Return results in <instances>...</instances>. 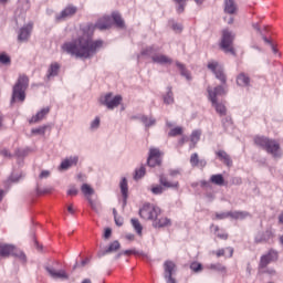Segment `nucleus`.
Returning a JSON list of instances; mask_svg holds the SVG:
<instances>
[{
    "label": "nucleus",
    "instance_id": "1",
    "mask_svg": "<svg viewBox=\"0 0 283 283\" xmlns=\"http://www.w3.org/2000/svg\"><path fill=\"white\" fill-rule=\"evenodd\" d=\"M109 30L112 18L104 15L94 24H87L76 32V36L70 42H64L61 50L64 54L76 56V59H92L98 50H102L103 40H93L94 30Z\"/></svg>",
    "mask_w": 283,
    "mask_h": 283
},
{
    "label": "nucleus",
    "instance_id": "2",
    "mask_svg": "<svg viewBox=\"0 0 283 283\" xmlns=\"http://www.w3.org/2000/svg\"><path fill=\"white\" fill-rule=\"evenodd\" d=\"M254 145L264 149L266 154H270L274 158H282V148L280 147V143L275 139H271L265 136H255Z\"/></svg>",
    "mask_w": 283,
    "mask_h": 283
},
{
    "label": "nucleus",
    "instance_id": "3",
    "mask_svg": "<svg viewBox=\"0 0 283 283\" xmlns=\"http://www.w3.org/2000/svg\"><path fill=\"white\" fill-rule=\"evenodd\" d=\"M207 92H208V98L210 103H212V107H214L217 114H219V116H227V106L218 102V96L227 95V88L220 85L214 88H211V86H208Z\"/></svg>",
    "mask_w": 283,
    "mask_h": 283
},
{
    "label": "nucleus",
    "instance_id": "4",
    "mask_svg": "<svg viewBox=\"0 0 283 283\" xmlns=\"http://www.w3.org/2000/svg\"><path fill=\"white\" fill-rule=\"evenodd\" d=\"M30 87V77L25 74H20L17 83L13 85L11 103H23L25 101V91Z\"/></svg>",
    "mask_w": 283,
    "mask_h": 283
},
{
    "label": "nucleus",
    "instance_id": "5",
    "mask_svg": "<svg viewBox=\"0 0 283 283\" xmlns=\"http://www.w3.org/2000/svg\"><path fill=\"white\" fill-rule=\"evenodd\" d=\"M159 184H153L149 188V191L154 196H163L166 189H179L180 182L178 181H169L165 175H159Z\"/></svg>",
    "mask_w": 283,
    "mask_h": 283
},
{
    "label": "nucleus",
    "instance_id": "6",
    "mask_svg": "<svg viewBox=\"0 0 283 283\" xmlns=\"http://www.w3.org/2000/svg\"><path fill=\"white\" fill-rule=\"evenodd\" d=\"M19 258L22 262H25V254L10 243H0V258Z\"/></svg>",
    "mask_w": 283,
    "mask_h": 283
},
{
    "label": "nucleus",
    "instance_id": "7",
    "mask_svg": "<svg viewBox=\"0 0 283 283\" xmlns=\"http://www.w3.org/2000/svg\"><path fill=\"white\" fill-rule=\"evenodd\" d=\"M163 213V210L155 206L154 203H144L142 209H139V216L143 218V220H155V218H158Z\"/></svg>",
    "mask_w": 283,
    "mask_h": 283
},
{
    "label": "nucleus",
    "instance_id": "8",
    "mask_svg": "<svg viewBox=\"0 0 283 283\" xmlns=\"http://www.w3.org/2000/svg\"><path fill=\"white\" fill-rule=\"evenodd\" d=\"M235 39V35L231 33L229 30L222 31V38L220 42V48L226 52V54H233L235 55V50L233 49V40Z\"/></svg>",
    "mask_w": 283,
    "mask_h": 283
},
{
    "label": "nucleus",
    "instance_id": "9",
    "mask_svg": "<svg viewBox=\"0 0 283 283\" xmlns=\"http://www.w3.org/2000/svg\"><path fill=\"white\" fill-rule=\"evenodd\" d=\"M99 103L101 105H105L107 109H114L118 107L120 103H123V96L120 95L113 96L112 93H107L106 95L99 98Z\"/></svg>",
    "mask_w": 283,
    "mask_h": 283
},
{
    "label": "nucleus",
    "instance_id": "10",
    "mask_svg": "<svg viewBox=\"0 0 283 283\" xmlns=\"http://www.w3.org/2000/svg\"><path fill=\"white\" fill-rule=\"evenodd\" d=\"M280 258V254L277 251L270 249L268 253L261 255L260 262H259V271H262L271 264V262H277Z\"/></svg>",
    "mask_w": 283,
    "mask_h": 283
},
{
    "label": "nucleus",
    "instance_id": "11",
    "mask_svg": "<svg viewBox=\"0 0 283 283\" xmlns=\"http://www.w3.org/2000/svg\"><path fill=\"white\" fill-rule=\"evenodd\" d=\"M148 167H160L163 165V153L158 148L151 147L147 158Z\"/></svg>",
    "mask_w": 283,
    "mask_h": 283
},
{
    "label": "nucleus",
    "instance_id": "12",
    "mask_svg": "<svg viewBox=\"0 0 283 283\" xmlns=\"http://www.w3.org/2000/svg\"><path fill=\"white\" fill-rule=\"evenodd\" d=\"M176 273V263L171 260H167L164 262V277L167 283H176V279H174V274Z\"/></svg>",
    "mask_w": 283,
    "mask_h": 283
},
{
    "label": "nucleus",
    "instance_id": "13",
    "mask_svg": "<svg viewBox=\"0 0 283 283\" xmlns=\"http://www.w3.org/2000/svg\"><path fill=\"white\" fill-rule=\"evenodd\" d=\"M208 70L214 73L216 78H218L222 85H227V74H224V69H222L218 62H209Z\"/></svg>",
    "mask_w": 283,
    "mask_h": 283
},
{
    "label": "nucleus",
    "instance_id": "14",
    "mask_svg": "<svg viewBox=\"0 0 283 283\" xmlns=\"http://www.w3.org/2000/svg\"><path fill=\"white\" fill-rule=\"evenodd\" d=\"M32 30H34V23L29 22L24 27H22L18 32V41L19 43H25L30 40V35L32 34Z\"/></svg>",
    "mask_w": 283,
    "mask_h": 283
},
{
    "label": "nucleus",
    "instance_id": "15",
    "mask_svg": "<svg viewBox=\"0 0 283 283\" xmlns=\"http://www.w3.org/2000/svg\"><path fill=\"white\" fill-rule=\"evenodd\" d=\"M153 63H157L158 65H171L174 60L166 54L156 53L151 55Z\"/></svg>",
    "mask_w": 283,
    "mask_h": 283
},
{
    "label": "nucleus",
    "instance_id": "16",
    "mask_svg": "<svg viewBox=\"0 0 283 283\" xmlns=\"http://www.w3.org/2000/svg\"><path fill=\"white\" fill-rule=\"evenodd\" d=\"M45 271L53 277V280H67L70 276L67 275V272L65 270H59L56 271L53 268L46 266Z\"/></svg>",
    "mask_w": 283,
    "mask_h": 283
},
{
    "label": "nucleus",
    "instance_id": "17",
    "mask_svg": "<svg viewBox=\"0 0 283 283\" xmlns=\"http://www.w3.org/2000/svg\"><path fill=\"white\" fill-rule=\"evenodd\" d=\"M49 114L50 107L42 108L29 119L30 125H34V123H41V120H43V118H45V116H48Z\"/></svg>",
    "mask_w": 283,
    "mask_h": 283
},
{
    "label": "nucleus",
    "instance_id": "18",
    "mask_svg": "<svg viewBox=\"0 0 283 283\" xmlns=\"http://www.w3.org/2000/svg\"><path fill=\"white\" fill-rule=\"evenodd\" d=\"M153 227L155 229H165V227H171V219L167 217H157L155 220H153Z\"/></svg>",
    "mask_w": 283,
    "mask_h": 283
},
{
    "label": "nucleus",
    "instance_id": "19",
    "mask_svg": "<svg viewBox=\"0 0 283 283\" xmlns=\"http://www.w3.org/2000/svg\"><path fill=\"white\" fill-rule=\"evenodd\" d=\"M76 14V7H66L59 15H56L57 21H63L70 17H74Z\"/></svg>",
    "mask_w": 283,
    "mask_h": 283
},
{
    "label": "nucleus",
    "instance_id": "20",
    "mask_svg": "<svg viewBox=\"0 0 283 283\" xmlns=\"http://www.w3.org/2000/svg\"><path fill=\"white\" fill-rule=\"evenodd\" d=\"M237 85L239 87H251V77L247 73L237 75Z\"/></svg>",
    "mask_w": 283,
    "mask_h": 283
},
{
    "label": "nucleus",
    "instance_id": "21",
    "mask_svg": "<svg viewBox=\"0 0 283 283\" xmlns=\"http://www.w3.org/2000/svg\"><path fill=\"white\" fill-rule=\"evenodd\" d=\"M75 165H78V157L74 156V157H70L64 159L61 165H60V169H62V171H65L67 169H70V167H75Z\"/></svg>",
    "mask_w": 283,
    "mask_h": 283
},
{
    "label": "nucleus",
    "instance_id": "22",
    "mask_svg": "<svg viewBox=\"0 0 283 283\" xmlns=\"http://www.w3.org/2000/svg\"><path fill=\"white\" fill-rule=\"evenodd\" d=\"M61 71V64L59 62H53L50 64L46 73V78L50 81L54 76H59V72Z\"/></svg>",
    "mask_w": 283,
    "mask_h": 283
},
{
    "label": "nucleus",
    "instance_id": "23",
    "mask_svg": "<svg viewBox=\"0 0 283 283\" xmlns=\"http://www.w3.org/2000/svg\"><path fill=\"white\" fill-rule=\"evenodd\" d=\"M223 11L226 14H235L238 12V4L234 0H224Z\"/></svg>",
    "mask_w": 283,
    "mask_h": 283
},
{
    "label": "nucleus",
    "instance_id": "24",
    "mask_svg": "<svg viewBox=\"0 0 283 283\" xmlns=\"http://www.w3.org/2000/svg\"><path fill=\"white\" fill-rule=\"evenodd\" d=\"M216 155L219 157V159L221 160V163H223L224 165H227V167H231V165H233V161L231 160V156H229V154H227V151L224 150H218L216 153Z\"/></svg>",
    "mask_w": 283,
    "mask_h": 283
},
{
    "label": "nucleus",
    "instance_id": "25",
    "mask_svg": "<svg viewBox=\"0 0 283 283\" xmlns=\"http://www.w3.org/2000/svg\"><path fill=\"white\" fill-rule=\"evenodd\" d=\"M190 165L191 167H207V161L203 159L200 160V157H198V153H193L190 156Z\"/></svg>",
    "mask_w": 283,
    "mask_h": 283
},
{
    "label": "nucleus",
    "instance_id": "26",
    "mask_svg": "<svg viewBox=\"0 0 283 283\" xmlns=\"http://www.w3.org/2000/svg\"><path fill=\"white\" fill-rule=\"evenodd\" d=\"M112 19L116 25V28H119L123 30L125 28V20H123V17L118 12H113L112 13Z\"/></svg>",
    "mask_w": 283,
    "mask_h": 283
},
{
    "label": "nucleus",
    "instance_id": "27",
    "mask_svg": "<svg viewBox=\"0 0 283 283\" xmlns=\"http://www.w3.org/2000/svg\"><path fill=\"white\" fill-rule=\"evenodd\" d=\"M251 216L247 211H230V218L232 220H244L245 218H249Z\"/></svg>",
    "mask_w": 283,
    "mask_h": 283
},
{
    "label": "nucleus",
    "instance_id": "28",
    "mask_svg": "<svg viewBox=\"0 0 283 283\" xmlns=\"http://www.w3.org/2000/svg\"><path fill=\"white\" fill-rule=\"evenodd\" d=\"M82 193L87 198V200L92 199V196H94V188L90 186L88 184H83L81 187Z\"/></svg>",
    "mask_w": 283,
    "mask_h": 283
},
{
    "label": "nucleus",
    "instance_id": "29",
    "mask_svg": "<svg viewBox=\"0 0 283 283\" xmlns=\"http://www.w3.org/2000/svg\"><path fill=\"white\" fill-rule=\"evenodd\" d=\"M200 136H202V132L200 130H193L191 136H190V140L191 144L190 148L193 149L196 147V145L198 144V142L200 140Z\"/></svg>",
    "mask_w": 283,
    "mask_h": 283
},
{
    "label": "nucleus",
    "instance_id": "30",
    "mask_svg": "<svg viewBox=\"0 0 283 283\" xmlns=\"http://www.w3.org/2000/svg\"><path fill=\"white\" fill-rule=\"evenodd\" d=\"M210 271H218L219 273H227V266L221 263H211L207 266Z\"/></svg>",
    "mask_w": 283,
    "mask_h": 283
},
{
    "label": "nucleus",
    "instance_id": "31",
    "mask_svg": "<svg viewBox=\"0 0 283 283\" xmlns=\"http://www.w3.org/2000/svg\"><path fill=\"white\" fill-rule=\"evenodd\" d=\"M210 182H212V185H218L219 187H222V185H224V177L222 175H212L210 177Z\"/></svg>",
    "mask_w": 283,
    "mask_h": 283
},
{
    "label": "nucleus",
    "instance_id": "32",
    "mask_svg": "<svg viewBox=\"0 0 283 283\" xmlns=\"http://www.w3.org/2000/svg\"><path fill=\"white\" fill-rule=\"evenodd\" d=\"M214 235L219 238V240H229V233H227L224 230L220 231V227H214Z\"/></svg>",
    "mask_w": 283,
    "mask_h": 283
},
{
    "label": "nucleus",
    "instance_id": "33",
    "mask_svg": "<svg viewBox=\"0 0 283 283\" xmlns=\"http://www.w3.org/2000/svg\"><path fill=\"white\" fill-rule=\"evenodd\" d=\"M176 66L180 70L181 76H186L188 81H191V74L189 73V71H187V69L185 67V64L180 62H176Z\"/></svg>",
    "mask_w": 283,
    "mask_h": 283
},
{
    "label": "nucleus",
    "instance_id": "34",
    "mask_svg": "<svg viewBox=\"0 0 283 283\" xmlns=\"http://www.w3.org/2000/svg\"><path fill=\"white\" fill-rule=\"evenodd\" d=\"M119 187H120V191H122V196H123L124 200H127L128 187H127L126 178L122 179Z\"/></svg>",
    "mask_w": 283,
    "mask_h": 283
},
{
    "label": "nucleus",
    "instance_id": "35",
    "mask_svg": "<svg viewBox=\"0 0 283 283\" xmlns=\"http://www.w3.org/2000/svg\"><path fill=\"white\" fill-rule=\"evenodd\" d=\"M133 228L135 229L136 233L138 235H143V224H140V221L138 219H132L130 220Z\"/></svg>",
    "mask_w": 283,
    "mask_h": 283
},
{
    "label": "nucleus",
    "instance_id": "36",
    "mask_svg": "<svg viewBox=\"0 0 283 283\" xmlns=\"http://www.w3.org/2000/svg\"><path fill=\"white\" fill-rule=\"evenodd\" d=\"M175 3L177 4V12L178 14H182L185 12V8L187 7V0H174Z\"/></svg>",
    "mask_w": 283,
    "mask_h": 283
},
{
    "label": "nucleus",
    "instance_id": "37",
    "mask_svg": "<svg viewBox=\"0 0 283 283\" xmlns=\"http://www.w3.org/2000/svg\"><path fill=\"white\" fill-rule=\"evenodd\" d=\"M164 103L166 105H172V103H174V92L171 91V87H168V92L164 96Z\"/></svg>",
    "mask_w": 283,
    "mask_h": 283
},
{
    "label": "nucleus",
    "instance_id": "38",
    "mask_svg": "<svg viewBox=\"0 0 283 283\" xmlns=\"http://www.w3.org/2000/svg\"><path fill=\"white\" fill-rule=\"evenodd\" d=\"M120 249V242L118 241H113L109 245L108 249L105 250V253H114Z\"/></svg>",
    "mask_w": 283,
    "mask_h": 283
},
{
    "label": "nucleus",
    "instance_id": "39",
    "mask_svg": "<svg viewBox=\"0 0 283 283\" xmlns=\"http://www.w3.org/2000/svg\"><path fill=\"white\" fill-rule=\"evenodd\" d=\"M140 120L145 125V127H151L156 125V119L153 117L142 116Z\"/></svg>",
    "mask_w": 283,
    "mask_h": 283
},
{
    "label": "nucleus",
    "instance_id": "40",
    "mask_svg": "<svg viewBox=\"0 0 283 283\" xmlns=\"http://www.w3.org/2000/svg\"><path fill=\"white\" fill-rule=\"evenodd\" d=\"M146 174L145 166H140L138 169L135 170V180H140Z\"/></svg>",
    "mask_w": 283,
    "mask_h": 283
},
{
    "label": "nucleus",
    "instance_id": "41",
    "mask_svg": "<svg viewBox=\"0 0 283 283\" xmlns=\"http://www.w3.org/2000/svg\"><path fill=\"white\" fill-rule=\"evenodd\" d=\"M46 130H48V126H40L38 128H33L31 130V134H35L38 136H44Z\"/></svg>",
    "mask_w": 283,
    "mask_h": 283
},
{
    "label": "nucleus",
    "instance_id": "42",
    "mask_svg": "<svg viewBox=\"0 0 283 283\" xmlns=\"http://www.w3.org/2000/svg\"><path fill=\"white\" fill-rule=\"evenodd\" d=\"M182 132H184L182 127L177 126V127L170 129V132L168 133V136H171V137L182 136Z\"/></svg>",
    "mask_w": 283,
    "mask_h": 283
},
{
    "label": "nucleus",
    "instance_id": "43",
    "mask_svg": "<svg viewBox=\"0 0 283 283\" xmlns=\"http://www.w3.org/2000/svg\"><path fill=\"white\" fill-rule=\"evenodd\" d=\"M0 63H2V65H10V63H11L10 55H8L6 53H1L0 54Z\"/></svg>",
    "mask_w": 283,
    "mask_h": 283
},
{
    "label": "nucleus",
    "instance_id": "44",
    "mask_svg": "<svg viewBox=\"0 0 283 283\" xmlns=\"http://www.w3.org/2000/svg\"><path fill=\"white\" fill-rule=\"evenodd\" d=\"M190 269L193 271V273H200V271H202V263L192 262L190 264Z\"/></svg>",
    "mask_w": 283,
    "mask_h": 283
},
{
    "label": "nucleus",
    "instance_id": "45",
    "mask_svg": "<svg viewBox=\"0 0 283 283\" xmlns=\"http://www.w3.org/2000/svg\"><path fill=\"white\" fill-rule=\"evenodd\" d=\"M227 218H230V211L216 213V220H227Z\"/></svg>",
    "mask_w": 283,
    "mask_h": 283
},
{
    "label": "nucleus",
    "instance_id": "46",
    "mask_svg": "<svg viewBox=\"0 0 283 283\" xmlns=\"http://www.w3.org/2000/svg\"><path fill=\"white\" fill-rule=\"evenodd\" d=\"M101 127V118L95 117V119L91 123V129H98Z\"/></svg>",
    "mask_w": 283,
    "mask_h": 283
},
{
    "label": "nucleus",
    "instance_id": "47",
    "mask_svg": "<svg viewBox=\"0 0 283 283\" xmlns=\"http://www.w3.org/2000/svg\"><path fill=\"white\" fill-rule=\"evenodd\" d=\"M88 203L93 209V211H96V212L101 211V206H98V203L94 202L92 199H88Z\"/></svg>",
    "mask_w": 283,
    "mask_h": 283
},
{
    "label": "nucleus",
    "instance_id": "48",
    "mask_svg": "<svg viewBox=\"0 0 283 283\" xmlns=\"http://www.w3.org/2000/svg\"><path fill=\"white\" fill-rule=\"evenodd\" d=\"M142 54H143L144 56H151V54H154V46H149V48L145 49V50L142 52Z\"/></svg>",
    "mask_w": 283,
    "mask_h": 283
},
{
    "label": "nucleus",
    "instance_id": "49",
    "mask_svg": "<svg viewBox=\"0 0 283 283\" xmlns=\"http://www.w3.org/2000/svg\"><path fill=\"white\" fill-rule=\"evenodd\" d=\"M67 196H78V189H76V187L72 186V187L67 190Z\"/></svg>",
    "mask_w": 283,
    "mask_h": 283
},
{
    "label": "nucleus",
    "instance_id": "50",
    "mask_svg": "<svg viewBox=\"0 0 283 283\" xmlns=\"http://www.w3.org/2000/svg\"><path fill=\"white\" fill-rule=\"evenodd\" d=\"M0 154L3 156V158H12L10 150H8L7 148L1 149Z\"/></svg>",
    "mask_w": 283,
    "mask_h": 283
},
{
    "label": "nucleus",
    "instance_id": "51",
    "mask_svg": "<svg viewBox=\"0 0 283 283\" xmlns=\"http://www.w3.org/2000/svg\"><path fill=\"white\" fill-rule=\"evenodd\" d=\"M112 238V230L109 228H106L104 230V239L109 240Z\"/></svg>",
    "mask_w": 283,
    "mask_h": 283
},
{
    "label": "nucleus",
    "instance_id": "52",
    "mask_svg": "<svg viewBox=\"0 0 283 283\" xmlns=\"http://www.w3.org/2000/svg\"><path fill=\"white\" fill-rule=\"evenodd\" d=\"M172 30H174L175 32H182V24H180V23H174V24H172Z\"/></svg>",
    "mask_w": 283,
    "mask_h": 283
},
{
    "label": "nucleus",
    "instance_id": "53",
    "mask_svg": "<svg viewBox=\"0 0 283 283\" xmlns=\"http://www.w3.org/2000/svg\"><path fill=\"white\" fill-rule=\"evenodd\" d=\"M39 178L43 180V178H50V170H42Z\"/></svg>",
    "mask_w": 283,
    "mask_h": 283
},
{
    "label": "nucleus",
    "instance_id": "54",
    "mask_svg": "<svg viewBox=\"0 0 283 283\" xmlns=\"http://www.w3.org/2000/svg\"><path fill=\"white\" fill-rule=\"evenodd\" d=\"M169 176H171L172 178H176V176H180V170H178V169H170L169 170Z\"/></svg>",
    "mask_w": 283,
    "mask_h": 283
},
{
    "label": "nucleus",
    "instance_id": "55",
    "mask_svg": "<svg viewBox=\"0 0 283 283\" xmlns=\"http://www.w3.org/2000/svg\"><path fill=\"white\" fill-rule=\"evenodd\" d=\"M138 252L136 250H126L123 252V255H137Z\"/></svg>",
    "mask_w": 283,
    "mask_h": 283
},
{
    "label": "nucleus",
    "instance_id": "56",
    "mask_svg": "<svg viewBox=\"0 0 283 283\" xmlns=\"http://www.w3.org/2000/svg\"><path fill=\"white\" fill-rule=\"evenodd\" d=\"M216 255L217 258H222L224 255V249H219L217 252H216Z\"/></svg>",
    "mask_w": 283,
    "mask_h": 283
},
{
    "label": "nucleus",
    "instance_id": "57",
    "mask_svg": "<svg viewBox=\"0 0 283 283\" xmlns=\"http://www.w3.org/2000/svg\"><path fill=\"white\" fill-rule=\"evenodd\" d=\"M67 211H69V213H71L72 216H74V205H70L69 207H67Z\"/></svg>",
    "mask_w": 283,
    "mask_h": 283
},
{
    "label": "nucleus",
    "instance_id": "58",
    "mask_svg": "<svg viewBox=\"0 0 283 283\" xmlns=\"http://www.w3.org/2000/svg\"><path fill=\"white\" fill-rule=\"evenodd\" d=\"M227 251H229V258H233V248H227Z\"/></svg>",
    "mask_w": 283,
    "mask_h": 283
},
{
    "label": "nucleus",
    "instance_id": "59",
    "mask_svg": "<svg viewBox=\"0 0 283 283\" xmlns=\"http://www.w3.org/2000/svg\"><path fill=\"white\" fill-rule=\"evenodd\" d=\"M263 273H269V275H275V270L271 269V270L264 271Z\"/></svg>",
    "mask_w": 283,
    "mask_h": 283
},
{
    "label": "nucleus",
    "instance_id": "60",
    "mask_svg": "<svg viewBox=\"0 0 283 283\" xmlns=\"http://www.w3.org/2000/svg\"><path fill=\"white\" fill-rule=\"evenodd\" d=\"M187 142V137H181L179 139V145H184Z\"/></svg>",
    "mask_w": 283,
    "mask_h": 283
},
{
    "label": "nucleus",
    "instance_id": "61",
    "mask_svg": "<svg viewBox=\"0 0 283 283\" xmlns=\"http://www.w3.org/2000/svg\"><path fill=\"white\" fill-rule=\"evenodd\" d=\"M195 2L197 3V6H202V3H205V0H195Z\"/></svg>",
    "mask_w": 283,
    "mask_h": 283
},
{
    "label": "nucleus",
    "instance_id": "62",
    "mask_svg": "<svg viewBox=\"0 0 283 283\" xmlns=\"http://www.w3.org/2000/svg\"><path fill=\"white\" fill-rule=\"evenodd\" d=\"M201 187H209V181H201Z\"/></svg>",
    "mask_w": 283,
    "mask_h": 283
},
{
    "label": "nucleus",
    "instance_id": "63",
    "mask_svg": "<svg viewBox=\"0 0 283 283\" xmlns=\"http://www.w3.org/2000/svg\"><path fill=\"white\" fill-rule=\"evenodd\" d=\"M126 240H130V241L134 240V234H127Z\"/></svg>",
    "mask_w": 283,
    "mask_h": 283
},
{
    "label": "nucleus",
    "instance_id": "64",
    "mask_svg": "<svg viewBox=\"0 0 283 283\" xmlns=\"http://www.w3.org/2000/svg\"><path fill=\"white\" fill-rule=\"evenodd\" d=\"M82 283H92V280L85 279L84 281H82Z\"/></svg>",
    "mask_w": 283,
    "mask_h": 283
}]
</instances>
